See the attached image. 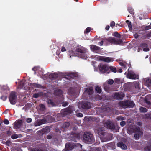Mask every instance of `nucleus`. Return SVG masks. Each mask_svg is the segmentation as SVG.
<instances>
[{"label": "nucleus", "instance_id": "nucleus-1", "mask_svg": "<svg viewBox=\"0 0 151 151\" xmlns=\"http://www.w3.org/2000/svg\"><path fill=\"white\" fill-rule=\"evenodd\" d=\"M84 142L86 143L90 144L94 142V139L92 134L85 132L83 136Z\"/></svg>", "mask_w": 151, "mask_h": 151}, {"label": "nucleus", "instance_id": "nucleus-2", "mask_svg": "<svg viewBox=\"0 0 151 151\" xmlns=\"http://www.w3.org/2000/svg\"><path fill=\"white\" fill-rule=\"evenodd\" d=\"M78 56L80 58L86 59L88 58L87 52L86 49L83 47L76 49Z\"/></svg>", "mask_w": 151, "mask_h": 151}, {"label": "nucleus", "instance_id": "nucleus-3", "mask_svg": "<svg viewBox=\"0 0 151 151\" xmlns=\"http://www.w3.org/2000/svg\"><path fill=\"white\" fill-rule=\"evenodd\" d=\"M107 40L110 43L114 44L122 45L123 43L121 39H116L114 37H110L107 39Z\"/></svg>", "mask_w": 151, "mask_h": 151}, {"label": "nucleus", "instance_id": "nucleus-4", "mask_svg": "<svg viewBox=\"0 0 151 151\" xmlns=\"http://www.w3.org/2000/svg\"><path fill=\"white\" fill-rule=\"evenodd\" d=\"M96 59L99 61H103L107 63L112 62L114 60L113 58L103 56L97 57Z\"/></svg>", "mask_w": 151, "mask_h": 151}, {"label": "nucleus", "instance_id": "nucleus-5", "mask_svg": "<svg viewBox=\"0 0 151 151\" xmlns=\"http://www.w3.org/2000/svg\"><path fill=\"white\" fill-rule=\"evenodd\" d=\"M9 99L11 104H14L17 101V96L14 92H12L9 96Z\"/></svg>", "mask_w": 151, "mask_h": 151}, {"label": "nucleus", "instance_id": "nucleus-6", "mask_svg": "<svg viewBox=\"0 0 151 151\" xmlns=\"http://www.w3.org/2000/svg\"><path fill=\"white\" fill-rule=\"evenodd\" d=\"M127 78L130 79H135L138 78V75L136 74L134 72L132 71H128V73L127 76Z\"/></svg>", "mask_w": 151, "mask_h": 151}, {"label": "nucleus", "instance_id": "nucleus-7", "mask_svg": "<svg viewBox=\"0 0 151 151\" xmlns=\"http://www.w3.org/2000/svg\"><path fill=\"white\" fill-rule=\"evenodd\" d=\"M147 45L145 43H143L140 45L137 50L138 52H139L140 50H142V49L144 51H148L149 50V49L147 47Z\"/></svg>", "mask_w": 151, "mask_h": 151}, {"label": "nucleus", "instance_id": "nucleus-8", "mask_svg": "<svg viewBox=\"0 0 151 151\" xmlns=\"http://www.w3.org/2000/svg\"><path fill=\"white\" fill-rule=\"evenodd\" d=\"M99 69L100 72L101 73H104L107 71L108 68L106 65L100 64Z\"/></svg>", "mask_w": 151, "mask_h": 151}, {"label": "nucleus", "instance_id": "nucleus-9", "mask_svg": "<svg viewBox=\"0 0 151 151\" xmlns=\"http://www.w3.org/2000/svg\"><path fill=\"white\" fill-rule=\"evenodd\" d=\"M90 49L91 50L95 52L98 53L100 50V48L94 45H90Z\"/></svg>", "mask_w": 151, "mask_h": 151}, {"label": "nucleus", "instance_id": "nucleus-10", "mask_svg": "<svg viewBox=\"0 0 151 151\" xmlns=\"http://www.w3.org/2000/svg\"><path fill=\"white\" fill-rule=\"evenodd\" d=\"M75 144L74 143H67L65 144V148L67 150H70L74 148L75 146Z\"/></svg>", "mask_w": 151, "mask_h": 151}, {"label": "nucleus", "instance_id": "nucleus-11", "mask_svg": "<svg viewBox=\"0 0 151 151\" xmlns=\"http://www.w3.org/2000/svg\"><path fill=\"white\" fill-rule=\"evenodd\" d=\"M136 133L134 134V137L136 139H137L142 134V132L140 131L139 128H137L134 131Z\"/></svg>", "mask_w": 151, "mask_h": 151}, {"label": "nucleus", "instance_id": "nucleus-12", "mask_svg": "<svg viewBox=\"0 0 151 151\" xmlns=\"http://www.w3.org/2000/svg\"><path fill=\"white\" fill-rule=\"evenodd\" d=\"M32 70L35 72V74L38 73L39 75H40L42 73L41 72L42 69L39 66L35 67L32 68Z\"/></svg>", "mask_w": 151, "mask_h": 151}, {"label": "nucleus", "instance_id": "nucleus-13", "mask_svg": "<svg viewBox=\"0 0 151 151\" xmlns=\"http://www.w3.org/2000/svg\"><path fill=\"white\" fill-rule=\"evenodd\" d=\"M105 126L109 129H113L114 128V125L110 121L107 122L105 124Z\"/></svg>", "mask_w": 151, "mask_h": 151}, {"label": "nucleus", "instance_id": "nucleus-14", "mask_svg": "<svg viewBox=\"0 0 151 151\" xmlns=\"http://www.w3.org/2000/svg\"><path fill=\"white\" fill-rule=\"evenodd\" d=\"M124 94L122 93H116L115 94L114 98L117 99H121L124 97Z\"/></svg>", "mask_w": 151, "mask_h": 151}, {"label": "nucleus", "instance_id": "nucleus-15", "mask_svg": "<svg viewBox=\"0 0 151 151\" xmlns=\"http://www.w3.org/2000/svg\"><path fill=\"white\" fill-rule=\"evenodd\" d=\"M39 112L41 113V114H43L44 112L45 108V106L42 104H40L38 107Z\"/></svg>", "mask_w": 151, "mask_h": 151}, {"label": "nucleus", "instance_id": "nucleus-16", "mask_svg": "<svg viewBox=\"0 0 151 151\" xmlns=\"http://www.w3.org/2000/svg\"><path fill=\"white\" fill-rule=\"evenodd\" d=\"M63 92L60 89H57L55 91L54 94L57 96H58L60 97H62Z\"/></svg>", "mask_w": 151, "mask_h": 151}, {"label": "nucleus", "instance_id": "nucleus-17", "mask_svg": "<svg viewBox=\"0 0 151 151\" xmlns=\"http://www.w3.org/2000/svg\"><path fill=\"white\" fill-rule=\"evenodd\" d=\"M117 146L118 147L121 148L122 149H126L127 148L126 145L122 142H119L117 143Z\"/></svg>", "mask_w": 151, "mask_h": 151}, {"label": "nucleus", "instance_id": "nucleus-18", "mask_svg": "<svg viewBox=\"0 0 151 151\" xmlns=\"http://www.w3.org/2000/svg\"><path fill=\"white\" fill-rule=\"evenodd\" d=\"M145 84L148 87L151 86V80L148 78L145 79Z\"/></svg>", "mask_w": 151, "mask_h": 151}, {"label": "nucleus", "instance_id": "nucleus-19", "mask_svg": "<svg viewBox=\"0 0 151 151\" xmlns=\"http://www.w3.org/2000/svg\"><path fill=\"white\" fill-rule=\"evenodd\" d=\"M21 120H18L14 123V127L16 128H19L20 126L21 123Z\"/></svg>", "mask_w": 151, "mask_h": 151}, {"label": "nucleus", "instance_id": "nucleus-20", "mask_svg": "<svg viewBox=\"0 0 151 151\" xmlns=\"http://www.w3.org/2000/svg\"><path fill=\"white\" fill-rule=\"evenodd\" d=\"M19 88H23L25 90H28V88L25 86L23 81L21 82L19 84Z\"/></svg>", "mask_w": 151, "mask_h": 151}, {"label": "nucleus", "instance_id": "nucleus-21", "mask_svg": "<svg viewBox=\"0 0 151 151\" xmlns=\"http://www.w3.org/2000/svg\"><path fill=\"white\" fill-rule=\"evenodd\" d=\"M97 132L100 136L104 135V133L103 128H98L97 130Z\"/></svg>", "mask_w": 151, "mask_h": 151}, {"label": "nucleus", "instance_id": "nucleus-22", "mask_svg": "<svg viewBox=\"0 0 151 151\" xmlns=\"http://www.w3.org/2000/svg\"><path fill=\"white\" fill-rule=\"evenodd\" d=\"M119 63L120 65L123 67V68L124 70H126V63L124 61H120L119 62Z\"/></svg>", "mask_w": 151, "mask_h": 151}, {"label": "nucleus", "instance_id": "nucleus-23", "mask_svg": "<svg viewBox=\"0 0 151 151\" xmlns=\"http://www.w3.org/2000/svg\"><path fill=\"white\" fill-rule=\"evenodd\" d=\"M85 92L88 93V94H91L93 92V88H87L85 90Z\"/></svg>", "mask_w": 151, "mask_h": 151}, {"label": "nucleus", "instance_id": "nucleus-24", "mask_svg": "<svg viewBox=\"0 0 151 151\" xmlns=\"http://www.w3.org/2000/svg\"><path fill=\"white\" fill-rule=\"evenodd\" d=\"M30 86L32 87V88L35 87L37 88H40L42 87L40 85L37 84H30Z\"/></svg>", "mask_w": 151, "mask_h": 151}, {"label": "nucleus", "instance_id": "nucleus-25", "mask_svg": "<svg viewBox=\"0 0 151 151\" xmlns=\"http://www.w3.org/2000/svg\"><path fill=\"white\" fill-rule=\"evenodd\" d=\"M22 137L21 134H19V135L17 134H14L12 135L11 136V138L13 139H15L18 137Z\"/></svg>", "mask_w": 151, "mask_h": 151}, {"label": "nucleus", "instance_id": "nucleus-26", "mask_svg": "<svg viewBox=\"0 0 151 151\" xmlns=\"http://www.w3.org/2000/svg\"><path fill=\"white\" fill-rule=\"evenodd\" d=\"M69 55L70 58L72 56H77V54L75 53L72 50H70L69 51Z\"/></svg>", "mask_w": 151, "mask_h": 151}, {"label": "nucleus", "instance_id": "nucleus-27", "mask_svg": "<svg viewBox=\"0 0 151 151\" xmlns=\"http://www.w3.org/2000/svg\"><path fill=\"white\" fill-rule=\"evenodd\" d=\"M48 104L49 106H55L54 103L51 100H49L48 101Z\"/></svg>", "mask_w": 151, "mask_h": 151}, {"label": "nucleus", "instance_id": "nucleus-28", "mask_svg": "<svg viewBox=\"0 0 151 151\" xmlns=\"http://www.w3.org/2000/svg\"><path fill=\"white\" fill-rule=\"evenodd\" d=\"M140 110L141 112H145L147 111V109L146 108L143 107H141L140 108Z\"/></svg>", "mask_w": 151, "mask_h": 151}, {"label": "nucleus", "instance_id": "nucleus-29", "mask_svg": "<svg viewBox=\"0 0 151 151\" xmlns=\"http://www.w3.org/2000/svg\"><path fill=\"white\" fill-rule=\"evenodd\" d=\"M151 150V146L150 145H147L145 148V151H150Z\"/></svg>", "mask_w": 151, "mask_h": 151}, {"label": "nucleus", "instance_id": "nucleus-30", "mask_svg": "<svg viewBox=\"0 0 151 151\" xmlns=\"http://www.w3.org/2000/svg\"><path fill=\"white\" fill-rule=\"evenodd\" d=\"M95 90L98 93H100L101 92V88L98 87L97 86L95 88Z\"/></svg>", "mask_w": 151, "mask_h": 151}, {"label": "nucleus", "instance_id": "nucleus-31", "mask_svg": "<svg viewBox=\"0 0 151 151\" xmlns=\"http://www.w3.org/2000/svg\"><path fill=\"white\" fill-rule=\"evenodd\" d=\"M109 68L112 72L114 73L116 72V68H115L112 66H110L109 67Z\"/></svg>", "mask_w": 151, "mask_h": 151}, {"label": "nucleus", "instance_id": "nucleus-32", "mask_svg": "<svg viewBox=\"0 0 151 151\" xmlns=\"http://www.w3.org/2000/svg\"><path fill=\"white\" fill-rule=\"evenodd\" d=\"M113 36L116 37H117L120 38V34H119L117 32H115L113 34Z\"/></svg>", "mask_w": 151, "mask_h": 151}, {"label": "nucleus", "instance_id": "nucleus-33", "mask_svg": "<svg viewBox=\"0 0 151 151\" xmlns=\"http://www.w3.org/2000/svg\"><path fill=\"white\" fill-rule=\"evenodd\" d=\"M91 28L90 27H88L87 28L86 30L84 31L85 33H87L89 32L91 30Z\"/></svg>", "mask_w": 151, "mask_h": 151}, {"label": "nucleus", "instance_id": "nucleus-34", "mask_svg": "<svg viewBox=\"0 0 151 151\" xmlns=\"http://www.w3.org/2000/svg\"><path fill=\"white\" fill-rule=\"evenodd\" d=\"M128 103H129V106L130 107H133V106H134V103L132 101H129V102H128Z\"/></svg>", "mask_w": 151, "mask_h": 151}, {"label": "nucleus", "instance_id": "nucleus-35", "mask_svg": "<svg viewBox=\"0 0 151 151\" xmlns=\"http://www.w3.org/2000/svg\"><path fill=\"white\" fill-rule=\"evenodd\" d=\"M108 83L109 84H112L114 83V81L112 79H110L107 81Z\"/></svg>", "mask_w": 151, "mask_h": 151}, {"label": "nucleus", "instance_id": "nucleus-36", "mask_svg": "<svg viewBox=\"0 0 151 151\" xmlns=\"http://www.w3.org/2000/svg\"><path fill=\"white\" fill-rule=\"evenodd\" d=\"M145 118H150V119H151V113L150 114H146L145 115Z\"/></svg>", "mask_w": 151, "mask_h": 151}, {"label": "nucleus", "instance_id": "nucleus-37", "mask_svg": "<svg viewBox=\"0 0 151 151\" xmlns=\"http://www.w3.org/2000/svg\"><path fill=\"white\" fill-rule=\"evenodd\" d=\"M115 82L118 84H119L121 83L120 80L118 78H116L115 79Z\"/></svg>", "mask_w": 151, "mask_h": 151}, {"label": "nucleus", "instance_id": "nucleus-38", "mask_svg": "<svg viewBox=\"0 0 151 151\" xmlns=\"http://www.w3.org/2000/svg\"><path fill=\"white\" fill-rule=\"evenodd\" d=\"M126 22L127 23H128V27L129 28V29H130V28H131V26H132L130 22L128 20H127V21H126Z\"/></svg>", "mask_w": 151, "mask_h": 151}, {"label": "nucleus", "instance_id": "nucleus-39", "mask_svg": "<svg viewBox=\"0 0 151 151\" xmlns=\"http://www.w3.org/2000/svg\"><path fill=\"white\" fill-rule=\"evenodd\" d=\"M133 84L135 86L136 88H139V84L137 82H133Z\"/></svg>", "mask_w": 151, "mask_h": 151}, {"label": "nucleus", "instance_id": "nucleus-40", "mask_svg": "<svg viewBox=\"0 0 151 151\" xmlns=\"http://www.w3.org/2000/svg\"><path fill=\"white\" fill-rule=\"evenodd\" d=\"M4 122L5 124L6 125L8 124L9 123V121L6 119H5L4 120Z\"/></svg>", "mask_w": 151, "mask_h": 151}, {"label": "nucleus", "instance_id": "nucleus-41", "mask_svg": "<svg viewBox=\"0 0 151 151\" xmlns=\"http://www.w3.org/2000/svg\"><path fill=\"white\" fill-rule=\"evenodd\" d=\"M125 122L124 121H122L120 123V124L122 127H123L125 125Z\"/></svg>", "mask_w": 151, "mask_h": 151}, {"label": "nucleus", "instance_id": "nucleus-42", "mask_svg": "<svg viewBox=\"0 0 151 151\" xmlns=\"http://www.w3.org/2000/svg\"><path fill=\"white\" fill-rule=\"evenodd\" d=\"M7 97L6 96H2L1 97V99H2L3 100L5 101L7 99Z\"/></svg>", "mask_w": 151, "mask_h": 151}, {"label": "nucleus", "instance_id": "nucleus-43", "mask_svg": "<svg viewBox=\"0 0 151 151\" xmlns=\"http://www.w3.org/2000/svg\"><path fill=\"white\" fill-rule=\"evenodd\" d=\"M66 51V49L64 47H62L61 48V51L62 52H65Z\"/></svg>", "mask_w": 151, "mask_h": 151}, {"label": "nucleus", "instance_id": "nucleus-44", "mask_svg": "<svg viewBox=\"0 0 151 151\" xmlns=\"http://www.w3.org/2000/svg\"><path fill=\"white\" fill-rule=\"evenodd\" d=\"M26 121L27 123H30L32 121V119L31 118H28L26 119Z\"/></svg>", "mask_w": 151, "mask_h": 151}, {"label": "nucleus", "instance_id": "nucleus-45", "mask_svg": "<svg viewBox=\"0 0 151 151\" xmlns=\"http://www.w3.org/2000/svg\"><path fill=\"white\" fill-rule=\"evenodd\" d=\"M115 22L114 21H112L111 22L110 24V26L111 27H113L115 26Z\"/></svg>", "mask_w": 151, "mask_h": 151}, {"label": "nucleus", "instance_id": "nucleus-46", "mask_svg": "<svg viewBox=\"0 0 151 151\" xmlns=\"http://www.w3.org/2000/svg\"><path fill=\"white\" fill-rule=\"evenodd\" d=\"M77 116L78 117H82L83 116V114L81 113H79L77 114Z\"/></svg>", "mask_w": 151, "mask_h": 151}, {"label": "nucleus", "instance_id": "nucleus-47", "mask_svg": "<svg viewBox=\"0 0 151 151\" xmlns=\"http://www.w3.org/2000/svg\"><path fill=\"white\" fill-rule=\"evenodd\" d=\"M151 29V26H148L145 27V29L146 30H148Z\"/></svg>", "mask_w": 151, "mask_h": 151}, {"label": "nucleus", "instance_id": "nucleus-48", "mask_svg": "<svg viewBox=\"0 0 151 151\" xmlns=\"http://www.w3.org/2000/svg\"><path fill=\"white\" fill-rule=\"evenodd\" d=\"M39 96V95L38 94H35L33 95V97L35 98H37Z\"/></svg>", "mask_w": 151, "mask_h": 151}, {"label": "nucleus", "instance_id": "nucleus-49", "mask_svg": "<svg viewBox=\"0 0 151 151\" xmlns=\"http://www.w3.org/2000/svg\"><path fill=\"white\" fill-rule=\"evenodd\" d=\"M129 11L131 14H133L134 13V11L132 9H129Z\"/></svg>", "mask_w": 151, "mask_h": 151}, {"label": "nucleus", "instance_id": "nucleus-50", "mask_svg": "<svg viewBox=\"0 0 151 151\" xmlns=\"http://www.w3.org/2000/svg\"><path fill=\"white\" fill-rule=\"evenodd\" d=\"M103 41H101L99 43L98 45L100 46H102L103 45Z\"/></svg>", "mask_w": 151, "mask_h": 151}, {"label": "nucleus", "instance_id": "nucleus-51", "mask_svg": "<svg viewBox=\"0 0 151 151\" xmlns=\"http://www.w3.org/2000/svg\"><path fill=\"white\" fill-rule=\"evenodd\" d=\"M104 88L106 91V92L108 91V90L107 88V87H106V86L105 85H104Z\"/></svg>", "mask_w": 151, "mask_h": 151}, {"label": "nucleus", "instance_id": "nucleus-52", "mask_svg": "<svg viewBox=\"0 0 151 151\" xmlns=\"http://www.w3.org/2000/svg\"><path fill=\"white\" fill-rule=\"evenodd\" d=\"M68 104V103L66 102L64 104L62 105L64 106H66Z\"/></svg>", "mask_w": 151, "mask_h": 151}, {"label": "nucleus", "instance_id": "nucleus-53", "mask_svg": "<svg viewBox=\"0 0 151 151\" xmlns=\"http://www.w3.org/2000/svg\"><path fill=\"white\" fill-rule=\"evenodd\" d=\"M109 27H109V25L107 26L105 28V29L106 30H108L109 29Z\"/></svg>", "mask_w": 151, "mask_h": 151}, {"label": "nucleus", "instance_id": "nucleus-54", "mask_svg": "<svg viewBox=\"0 0 151 151\" xmlns=\"http://www.w3.org/2000/svg\"><path fill=\"white\" fill-rule=\"evenodd\" d=\"M42 120H39L38 122H41V124H38V125H40L41 124H42L44 123V122H42Z\"/></svg>", "mask_w": 151, "mask_h": 151}, {"label": "nucleus", "instance_id": "nucleus-55", "mask_svg": "<svg viewBox=\"0 0 151 151\" xmlns=\"http://www.w3.org/2000/svg\"><path fill=\"white\" fill-rule=\"evenodd\" d=\"M52 137V136L51 135H48L47 136V138L48 139H50Z\"/></svg>", "mask_w": 151, "mask_h": 151}, {"label": "nucleus", "instance_id": "nucleus-56", "mask_svg": "<svg viewBox=\"0 0 151 151\" xmlns=\"http://www.w3.org/2000/svg\"><path fill=\"white\" fill-rule=\"evenodd\" d=\"M118 71L119 72L121 73L122 72V69H119L118 70Z\"/></svg>", "mask_w": 151, "mask_h": 151}, {"label": "nucleus", "instance_id": "nucleus-57", "mask_svg": "<svg viewBox=\"0 0 151 151\" xmlns=\"http://www.w3.org/2000/svg\"><path fill=\"white\" fill-rule=\"evenodd\" d=\"M65 124L66 125V127H68L69 125V123L68 122L66 123Z\"/></svg>", "mask_w": 151, "mask_h": 151}, {"label": "nucleus", "instance_id": "nucleus-58", "mask_svg": "<svg viewBox=\"0 0 151 151\" xmlns=\"http://www.w3.org/2000/svg\"><path fill=\"white\" fill-rule=\"evenodd\" d=\"M82 108H83L86 109H89V107H83Z\"/></svg>", "mask_w": 151, "mask_h": 151}, {"label": "nucleus", "instance_id": "nucleus-59", "mask_svg": "<svg viewBox=\"0 0 151 151\" xmlns=\"http://www.w3.org/2000/svg\"><path fill=\"white\" fill-rule=\"evenodd\" d=\"M78 145L79 146H80V147L81 148V147H82V145H81V144H78Z\"/></svg>", "mask_w": 151, "mask_h": 151}, {"label": "nucleus", "instance_id": "nucleus-60", "mask_svg": "<svg viewBox=\"0 0 151 151\" xmlns=\"http://www.w3.org/2000/svg\"><path fill=\"white\" fill-rule=\"evenodd\" d=\"M7 133L9 134H10L11 132L10 131H8L7 132Z\"/></svg>", "mask_w": 151, "mask_h": 151}, {"label": "nucleus", "instance_id": "nucleus-61", "mask_svg": "<svg viewBox=\"0 0 151 151\" xmlns=\"http://www.w3.org/2000/svg\"><path fill=\"white\" fill-rule=\"evenodd\" d=\"M119 119H121V120H122V119L123 120V118H121V117H119Z\"/></svg>", "mask_w": 151, "mask_h": 151}, {"label": "nucleus", "instance_id": "nucleus-62", "mask_svg": "<svg viewBox=\"0 0 151 151\" xmlns=\"http://www.w3.org/2000/svg\"><path fill=\"white\" fill-rule=\"evenodd\" d=\"M37 151H42V150L41 149H40L38 150Z\"/></svg>", "mask_w": 151, "mask_h": 151}, {"label": "nucleus", "instance_id": "nucleus-63", "mask_svg": "<svg viewBox=\"0 0 151 151\" xmlns=\"http://www.w3.org/2000/svg\"><path fill=\"white\" fill-rule=\"evenodd\" d=\"M108 109H109V108H108L106 109V111L107 112H108L109 111H108Z\"/></svg>", "mask_w": 151, "mask_h": 151}, {"label": "nucleus", "instance_id": "nucleus-64", "mask_svg": "<svg viewBox=\"0 0 151 151\" xmlns=\"http://www.w3.org/2000/svg\"><path fill=\"white\" fill-rule=\"evenodd\" d=\"M138 124L139 125H140L141 124V123L140 122H138Z\"/></svg>", "mask_w": 151, "mask_h": 151}]
</instances>
